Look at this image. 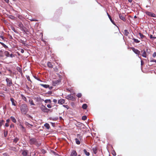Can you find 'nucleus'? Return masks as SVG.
Instances as JSON below:
<instances>
[{
    "label": "nucleus",
    "instance_id": "obj_1",
    "mask_svg": "<svg viewBox=\"0 0 156 156\" xmlns=\"http://www.w3.org/2000/svg\"><path fill=\"white\" fill-rule=\"evenodd\" d=\"M21 112L22 114L25 115L28 111V108L26 104H22L20 107Z\"/></svg>",
    "mask_w": 156,
    "mask_h": 156
},
{
    "label": "nucleus",
    "instance_id": "obj_2",
    "mask_svg": "<svg viewBox=\"0 0 156 156\" xmlns=\"http://www.w3.org/2000/svg\"><path fill=\"white\" fill-rule=\"evenodd\" d=\"M41 110L44 112H48L49 109L47 108L45 106L42 105L41 107Z\"/></svg>",
    "mask_w": 156,
    "mask_h": 156
},
{
    "label": "nucleus",
    "instance_id": "obj_3",
    "mask_svg": "<svg viewBox=\"0 0 156 156\" xmlns=\"http://www.w3.org/2000/svg\"><path fill=\"white\" fill-rule=\"evenodd\" d=\"M131 49L138 56V57L140 58L139 56V55H140V51L138 49L134 48H131Z\"/></svg>",
    "mask_w": 156,
    "mask_h": 156
},
{
    "label": "nucleus",
    "instance_id": "obj_4",
    "mask_svg": "<svg viewBox=\"0 0 156 156\" xmlns=\"http://www.w3.org/2000/svg\"><path fill=\"white\" fill-rule=\"evenodd\" d=\"M61 81L60 80H54L52 82V85L53 86H55L58 84Z\"/></svg>",
    "mask_w": 156,
    "mask_h": 156
},
{
    "label": "nucleus",
    "instance_id": "obj_5",
    "mask_svg": "<svg viewBox=\"0 0 156 156\" xmlns=\"http://www.w3.org/2000/svg\"><path fill=\"white\" fill-rule=\"evenodd\" d=\"M6 81L7 83V85L10 87L12 84V82L11 79L7 78L6 79Z\"/></svg>",
    "mask_w": 156,
    "mask_h": 156
},
{
    "label": "nucleus",
    "instance_id": "obj_6",
    "mask_svg": "<svg viewBox=\"0 0 156 156\" xmlns=\"http://www.w3.org/2000/svg\"><path fill=\"white\" fill-rule=\"evenodd\" d=\"M146 13L147 15L151 17H155V14L153 13L149 12H146Z\"/></svg>",
    "mask_w": 156,
    "mask_h": 156
},
{
    "label": "nucleus",
    "instance_id": "obj_7",
    "mask_svg": "<svg viewBox=\"0 0 156 156\" xmlns=\"http://www.w3.org/2000/svg\"><path fill=\"white\" fill-rule=\"evenodd\" d=\"M141 55L142 57L146 58L147 57V55L145 50H143L141 51Z\"/></svg>",
    "mask_w": 156,
    "mask_h": 156
},
{
    "label": "nucleus",
    "instance_id": "obj_8",
    "mask_svg": "<svg viewBox=\"0 0 156 156\" xmlns=\"http://www.w3.org/2000/svg\"><path fill=\"white\" fill-rule=\"evenodd\" d=\"M66 98L68 99L71 100L73 101L75 99V98H73V96H72L71 94L67 95Z\"/></svg>",
    "mask_w": 156,
    "mask_h": 156
},
{
    "label": "nucleus",
    "instance_id": "obj_9",
    "mask_svg": "<svg viewBox=\"0 0 156 156\" xmlns=\"http://www.w3.org/2000/svg\"><path fill=\"white\" fill-rule=\"evenodd\" d=\"M36 141V140L35 138H33L30 139V142L31 144H34Z\"/></svg>",
    "mask_w": 156,
    "mask_h": 156
},
{
    "label": "nucleus",
    "instance_id": "obj_10",
    "mask_svg": "<svg viewBox=\"0 0 156 156\" xmlns=\"http://www.w3.org/2000/svg\"><path fill=\"white\" fill-rule=\"evenodd\" d=\"M65 100L61 99L59 100L58 101V103L59 104H60L61 105H62L64 103H65Z\"/></svg>",
    "mask_w": 156,
    "mask_h": 156
},
{
    "label": "nucleus",
    "instance_id": "obj_11",
    "mask_svg": "<svg viewBox=\"0 0 156 156\" xmlns=\"http://www.w3.org/2000/svg\"><path fill=\"white\" fill-rule=\"evenodd\" d=\"M107 15L108 16V17H109L110 20L112 22V23L114 25H116V24L115 22H114V21L112 20L111 16L108 13H107Z\"/></svg>",
    "mask_w": 156,
    "mask_h": 156
},
{
    "label": "nucleus",
    "instance_id": "obj_12",
    "mask_svg": "<svg viewBox=\"0 0 156 156\" xmlns=\"http://www.w3.org/2000/svg\"><path fill=\"white\" fill-rule=\"evenodd\" d=\"M77 153L75 151H73L70 154V156H77Z\"/></svg>",
    "mask_w": 156,
    "mask_h": 156
},
{
    "label": "nucleus",
    "instance_id": "obj_13",
    "mask_svg": "<svg viewBox=\"0 0 156 156\" xmlns=\"http://www.w3.org/2000/svg\"><path fill=\"white\" fill-rule=\"evenodd\" d=\"M10 101H11L12 103V105H14L15 106H16V101L14 100V99L13 98H11Z\"/></svg>",
    "mask_w": 156,
    "mask_h": 156
},
{
    "label": "nucleus",
    "instance_id": "obj_14",
    "mask_svg": "<svg viewBox=\"0 0 156 156\" xmlns=\"http://www.w3.org/2000/svg\"><path fill=\"white\" fill-rule=\"evenodd\" d=\"M139 34L141 39L144 40L146 39V37L145 36L143 35L141 33H139Z\"/></svg>",
    "mask_w": 156,
    "mask_h": 156
},
{
    "label": "nucleus",
    "instance_id": "obj_15",
    "mask_svg": "<svg viewBox=\"0 0 156 156\" xmlns=\"http://www.w3.org/2000/svg\"><path fill=\"white\" fill-rule=\"evenodd\" d=\"M28 151L27 150H23L22 152V154L23 156H26L28 153Z\"/></svg>",
    "mask_w": 156,
    "mask_h": 156
},
{
    "label": "nucleus",
    "instance_id": "obj_16",
    "mask_svg": "<svg viewBox=\"0 0 156 156\" xmlns=\"http://www.w3.org/2000/svg\"><path fill=\"white\" fill-rule=\"evenodd\" d=\"M119 17L120 19L124 21H126V19L124 17V16L120 14L119 15Z\"/></svg>",
    "mask_w": 156,
    "mask_h": 156
},
{
    "label": "nucleus",
    "instance_id": "obj_17",
    "mask_svg": "<svg viewBox=\"0 0 156 156\" xmlns=\"http://www.w3.org/2000/svg\"><path fill=\"white\" fill-rule=\"evenodd\" d=\"M47 65L48 67L52 68L53 67V66L52 64L50 62H48L47 63Z\"/></svg>",
    "mask_w": 156,
    "mask_h": 156
},
{
    "label": "nucleus",
    "instance_id": "obj_18",
    "mask_svg": "<svg viewBox=\"0 0 156 156\" xmlns=\"http://www.w3.org/2000/svg\"><path fill=\"white\" fill-rule=\"evenodd\" d=\"M11 119L12 120V121L14 123H16V119L13 116H11L10 117Z\"/></svg>",
    "mask_w": 156,
    "mask_h": 156
},
{
    "label": "nucleus",
    "instance_id": "obj_19",
    "mask_svg": "<svg viewBox=\"0 0 156 156\" xmlns=\"http://www.w3.org/2000/svg\"><path fill=\"white\" fill-rule=\"evenodd\" d=\"M40 85L41 86H42L45 88H48L49 86V85H48V84H40Z\"/></svg>",
    "mask_w": 156,
    "mask_h": 156
},
{
    "label": "nucleus",
    "instance_id": "obj_20",
    "mask_svg": "<svg viewBox=\"0 0 156 156\" xmlns=\"http://www.w3.org/2000/svg\"><path fill=\"white\" fill-rule=\"evenodd\" d=\"M129 34V32L127 30H124V34L125 35L127 36Z\"/></svg>",
    "mask_w": 156,
    "mask_h": 156
},
{
    "label": "nucleus",
    "instance_id": "obj_21",
    "mask_svg": "<svg viewBox=\"0 0 156 156\" xmlns=\"http://www.w3.org/2000/svg\"><path fill=\"white\" fill-rule=\"evenodd\" d=\"M29 102L31 105H35V104L33 102V101L31 99H30L29 100Z\"/></svg>",
    "mask_w": 156,
    "mask_h": 156
},
{
    "label": "nucleus",
    "instance_id": "obj_22",
    "mask_svg": "<svg viewBox=\"0 0 156 156\" xmlns=\"http://www.w3.org/2000/svg\"><path fill=\"white\" fill-rule=\"evenodd\" d=\"M25 124L28 127L30 128H31L33 126V125H32L29 124L28 122H26Z\"/></svg>",
    "mask_w": 156,
    "mask_h": 156
},
{
    "label": "nucleus",
    "instance_id": "obj_23",
    "mask_svg": "<svg viewBox=\"0 0 156 156\" xmlns=\"http://www.w3.org/2000/svg\"><path fill=\"white\" fill-rule=\"evenodd\" d=\"M44 126L47 129H49L50 128V125L48 123H46L44 125Z\"/></svg>",
    "mask_w": 156,
    "mask_h": 156
},
{
    "label": "nucleus",
    "instance_id": "obj_24",
    "mask_svg": "<svg viewBox=\"0 0 156 156\" xmlns=\"http://www.w3.org/2000/svg\"><path fill=\"white\" fill-rule=\"evenodd\" d=\"M76 143L77 144H80V140L78 138H76L75 139Z\"/></svg>",
    "mask_w": 156,
    "mask_h": 156
},
{
    "label": "nucleus",
    "instance_id": "obj_25",
    "mask_svg": "<svg viewBox=\"0 0 156 156\" xmlns=\"http://www.w3.org/2000/svg\"><path fill=\"white\" fill-rule=\"evenodd\" d=\"M83 152L84 154L87 156H89L90 155V153L89 152H87L86 149L83 150Z\"/></svg>",
    "mask_w": 156,
    "mask_h": 156
},
{
    "label": "nucleus",
    "instance_id": "obj_26",
    "mask_svg": "<svg viewBox=\"0 0 156 156\" xmlns=\"http://www.w3.org/2000/svg\"><path fill=\"white\" fill-rule=\"evenodd\" d=\"M77 138H78L80 140H81L82 139V137L81 135L80 134H78L77 135Z\"/></svg>",
    "mask_w": 156,
    "mask_h": 156
},
{
    "label": "nucleus",
    "instance_id": "obj_27",
    "mask_svg": "<svg viewBox=\"0 0 156 156\" xmlns=\"http://www.w3.org/2000/svg\"><path fill=\"white\" fill-rule=\"evenodd\" d=\"M19 140V138L17 137H16L15 138V139L13 140V142L16 143Z\"/></svg>",
    "mask_w": 156,
    "mask_h": 156
},
{
    "label": "nucleus",
    "instance_id": "obj_28",
    "mask_svg": "<svg viewBox=\"0 0 156 156\" xmlns=\"http://www.w3.org/2000/svg\"><path fill=\"white\" fill-rule=\"evenodd\" d=\"M134 42L136 43H139L140 42V41L138 40V39L133 38V39Z\"/></svg>",
    "mask_w": 156,
    "mask_h": 156
},
{
    "label": "nucleus",
    "instance_id": "obj_29",
    "mask_svg": "<svg viewBox=\"0 0 156 156\" xmlns=\"http://www.w3.org/2000/svg\"><path fill=\"white\" fill-rule=\"evenodd\" d=\"M87 105L86 104H83L82 106V108L83 109H85L87 108Z\"/></svg>",
    "mask_w": 156,
    "mask_h": 156
},
{
    "label": "nucleus",
    "instance_id": "obj_30",
    "mask_svg": "<svg viewBox=\"0 0 156 156\" xmlns=\"http://www.w3.org/2000/svg\"><path fill=\"white\" fill-rule=\"evenodd\" d=\"M19 126L20 128L23 131H24L25 130L24 127L21 124H20L19 125Z\"/></svg>",
    "mask_w": 156,
    "mask_h": 156
},
{
    "label": "nucleus",
    "instance_id": "obj_31",
    "mask_svg": "<svg viewBox=\"0 0 156 156\" xmlns=\"http://www.w3.org/2000/svg\"><path fill=\"white\" fill-rule=\"evenodd\" d=\"M0 44H1L5 48H8V46L3 43L0 42Z\"/></svg>",
    "mask_w": 156,
    "mask_h": 156
},
{
    "label": "nucleus",
    "instance_id": "obj_32",
    "mask_svg": "<svg viewBox=\"0 0 156 156\" xmlns=\"http://www.w3.org/2000/svg\"><path fill=\"white\" fill-rule=\"evenodd\" d=\"M8 132L7 131H5L4 132V136L6 137L8 135Z\"/></svg>",
    "mask_w": 156,
    "mask_h": 156
},
{
    "label": "nucleus",
    "instance_id": "obj_33",
    "mask_svg": "<svg viewBox=\"0 0 156 156\" xmlns=\"http://www.w3.org/2000/svg\"><path fill=\"white\" fill-rule=\"evenodd\" d=\"M18 26L20 28H22L23 27V25L21 23H19Z\"/></svg>",
    "mask_w": 156,
    "mask_h": 156
},
{
    "label": "nucleus",
    "instance_id": "obj_34",
    "mask_svg": "<svg viewBox=\"0 0 156 156\" xmlns=\"http://www.w3.org/2000/svg\"><path fill=\"white\" fill-rule=\"evenodd\" d=\"M5 55L7 57H9V53L8 51H5Z\"/></svg>",
    "mask_w": 156,
    "mask_h": 156
},
{
    "label": "nucleus",
    "instance_id": "obj_35",
    "mask_svg": "<svg viewBox=\"0 0 156 156\" xmlns=\"http://www.w3.org/2000/svg\"><path fill=\"white\" fill-rule=\"evenodd\" d=\"M93 152L94 154H96L97 153V149L96 147L93 148L92 149Z\"/></svg>",
    "mask_w": 156,
    "mask_h": 156
},
{
    "label": "nucleus",
    "instance_id": "obj_36",
    "mask_svg": "<svg viewBox=\"0 0 156 156\" xmlns=\"http://www.w3.org/2000/svg\"><path fill=\"white\" fill-rule=\"evenodd\" d=\"M44 102L45 103H47L48 102L51 103V101L50 99H46L44 101Z\"/></svg>",
    "mask_w": 156,
    "mask_h": 156
},
{
    "label": "nucleus",
    "instance_id": "obj_37",
    "mask_svg": "<svg viewBox=\"0 0 156 156\" xmlns=\"http://www.w3.org/2000/svg\"><path fill=\"white\" fill-rule=\"evenodd\" d=\"M87 118V117L86 116H83L82 117V119L83 120H85Z\"/></svg>",
    "mask_w": 156,
    "mask_h": 156
},
{
    "label": "nucleus",
    "instance_id": "obj_38",
    "mask_svg": "<svg viewBox=\"0 0 156 156\" xmlns=\"http://www.w3.org/2000/svg\"><path fill=\"white\" fill-rule=\"evenodd\" d=\"M4 122V120H2L0 121V126H1L2 125L3 123Z\"/></svg>",
    "mask_w": 156,
    "mask_h": 156
},
{
    "label": "nucleus",
    "instance_id": "obj_39",
    "mask_svg": "<svg viewBox=\"0 0 156 156\" xmlns=\"http://www.w3.org/2000/svg\"><path fill=\"white\" fill-rule=\"evenodd\" d=\"M76 96H77L79 98H80L82 96V94L80 93H78Z\"/></svg>",
    "mask_w": 156,
    "mask_h": 156
},
{
    "label": "nucleus",
    "instance_id": "obj_40",
    "mask_svg": "<svg viewBox=\"0 0 156 156\" xmlns=\"http://www.w3.org/2000/svg\"><path fill=\"white\" fill-rule=\"evenodd\" d=\"M0 37L1 38H2V40L4 41H6L5 39V38L4 37H3L1 35H0Z\"/></svg>",
    "mask_w": 156,
    "mask_h": 156
},
{
    "label": "nucleus",
    "instance_id": "obj_41",
    "mask_svg": "<svg viewBox=\"0 0 156 156\" xmlns=\"http://www.w3.org/2000/svg\"><path fill=\"white\" fill-rule=\"evenodd\" d=\"M146 52L147 54H149L150 53L149 50L148 48H147L146 50L145 51Z\"/></svg>",
    "mask_w": 156,
    "mask_h": 156
},
{
    "label": "nucleus",
    "instance_id": "obj_42",
    "mask_svg": "<svg viewBox=\"0 0 156 156\" xmlns=\"http://www.w3.org/2000/svg\"><path fill=\"white\" fill-rule=\"evenodd\" d=\"M150 62H154L156 63V60L153 59V58H151V59L150 60Z\"/></svg>",
    "mask_w": 156,
    "mask_h": 156
},
{
    "label": "nucleus",
    "instance_id": "obj_43",
    "mask_svg": "<svg viewBox=\"0 0 156 156\" xmlns=\"http://www.w3.org/2000/svg\"><path fill=\"white\" fill-rule=\"evenodd\" d=\"M22 98L24 101H27V98L24 96L22 95Z\"/></svg>",
    "mask_w": 156,
    "mask_h": 156
},
{
    "label": "nucleus",
    "instance_id": "obj_44",
    "mask_svg": "<svg viewBox=\"0 0 156 156\" xmlns=\"http://www.w3.org/2000/svg\"><path fill=\"white\" fill-rule=\"evenodd\" d=\"M3 55V52L2 50H0V57H2Z\"/></svg>",
    "mask_w": 156,
    "mask_h": 156
},
{
    "label": "nucleus",
    "instance_id": "obj_45",
    "mask_svg": "<svg viewBox=\"0 0 156 156\" xmlns=\"http://www.w3.org/2000/svg\"><path fill=\"white\" fill-rule=\"evenodd\" d=\"M63 106L64 107H65V108H67V109H69V106H68V105H63Z\"/></svg>",
    "mask_w": 156,
    "mask_h": 156
},
{
    "label": "nucleus",
    "instance_id": "obj_46",
    "mask_svg": "<svg viewBox=\"0 0 156 156\" xmlns=\"http://www.w3.org/2000/svg\"><path fill=\"white\" fill-rule=\"evenodd\" d=\"M153 57L154 58H155L156 57V52H154L153 53L152 55Z\"/></svg>",
    "mask_w": 156,
    "mask_h": 156
},
{
    "label": "nucleus",
    "instance_id": "obj_47",
    "mask_svg": "<svg viewBox=\"0 0 156 156\" xmlns=\"http://www.w3.org/2000/svg\"><path fill=\"white\" fill-rule=\"evenodd\" d=\"M41 152H42V153L43 154H44L46 153V151L44 149L42 150H41Z\"/></svg>",
    "mask_w": 156,
    "mask_h": 156
},
{
    "label": "nucleus",
    "instance_id": "obj_48",
    "mask_svg": "<svg viewBox=\"0 0 156 156\" xmlns=\"http://www.w3.org/2000/svg\"><path fill=\"white\" fill-rule=\"evenodd\" d=\"M18 18L19 19H21V20H22L23 18V17H22V16L20 15L18 16Z\"/></svg>",
    "mask_w": 156,
    "mask_h": 156
},
{
    "label": "nucleus",
    "instance_id": "obj_49",
    "mask_svg": "<svg viewBox=\"0 0 156 156\" xmlns=\"http://www.w3.org/2000/svg\"><path fill=\"white\" fill-rule=\"evenodd\" d=\"M47 107L49 108H51L52 107L50 105H48Z\"/></svg>",
    "mask_w": 156,
    "mask_h": 156
},
{
    "label": "nucleus",
    "instance_id": "obj_50",
    "mask_svg": "<svg viewBox=\"0 0 156 156\" xmlns=\"http://www.w3.org/2000/svg\"><path fill=\"white\" fill-rule=\"evenodd\" d=\"M53 101L55 103H56L57 102V100L56 99H54L53 100Z\"/></svg>",
    "mask_w": 156,
    "mask_h": 156
},
{
    "label": "nucleus",
    "instance_id": "obj_51",
    "mask_svg": "<svg viewBox=\"0 0 156 156\" xmlns=\"http://www.w3.org/2000/svg\"><path fill=\"white\" fill-rule=\"evenodd\" d=\"M10 18L11 19H14L15 18V17L13 16H10Z\"/></svg>",
    "mask_w": 156,
    "mask_h": 156
},
{
    "label": "nucleus",
    "instance_id": "obj_52",
    "mask_svg": "<svg viewBox=\"0 0 156 156\" xmlns=\"http://www.w3.org/2000/svg\"><path fill=\"white\" fill-rule=\"evenodd\" d=\"M112 154L114 156H115L116 155V153L115 151L112 152Z\"/></svg>",
    "mask_w": 156,
    "mask_h": 156
},
{
    "label": "nucleus",
    "instance_id": "obj_53",
    "mask_svg": "<svg viewBox=\"0 0 156 156\" xmlns=\"http://www.w3.org/2000/svg\"><path fill=\"white\" fill-rule=\"evenodd\" d=\"M5 126H6V127H8L9 126V124H8V123H6L5 124Z\"/></svg>",
    "mask_w": 156,
    "mask_h": 156
},
{
    "label": "nucleus",
    "instance_id": "obj_54",
    "mask_svg": "<svg viewBox=\"0 0 156 156\" xmlns=\"http://www.w3.org/2000/svg\"><path fill=\"white\" fill-rule=\"evenodd\" d=\"M20 51L21 53H23L24 52V50L23 49H21Z\"/></svg>",
    "mask_w": 156,
    "mask_h": 156
},
{
    "label": "nucleus",
    "instance_id": "obj_55",
    "mask_svg": "<svg viewBox=\"0 0 156 156\" xmlns=\"http://www.w3.org/2000/svg\"><path fill=\"white\" fill-rule=\"evenodd\" d=\"M141 65L142 66L144 64V62L142 60L141 61Z\"/></svg>",
    "mask_w": 156,
    "mask_h": 156
},
{
    "label": "nucleus",
    "instance_id": "obj_56",
    "mask_svg": "<svg viewBox=\"0 0 156 156\" xmlns=\"http://www.w3.org/2000/svg\"><path fill=\"white\" fill-rule=\"evenodd\" d=\"M6 121L7 123H9V121H10V120L9 119H7L6 120Z\"/></svg>",
    "mask_w": 156,
    "mask_h": 156
},
{
    "label": "nucleus",
    "instance_id": "obj_57",
    "mask_svg": "<svg viewBox=\"0 0 156 156\" xmlns=\"http://www.w3.org/2000/svg\"><path fill=\"white\" fill-rule=\"evenodd\" d=\"M27 80H28V81H31V80L30 79V78H29V77H27Z\"/></svg>",
    "mask_w": 156,
    "mask_h": 156
},
{
    "label": "nucleus",
    "instance_id": "obj_58",
    "mask_svg": "<svg viewBox=\"0 0 156 156\" xmlns=\"http://www.w3.org/2000/svg\"><path fill=\"white\" fill-rule=\"evenodd\" d=\"M150 38H155V37H153L152 35H151V36H150Z\"/></svg>",
    "mask_w": 156,
    "mask_h": 156
},
{
    "label": "nucleus",
    "instance_id": "obj_59",
    "mask_svg": "<svg viewBox=\"0 0 156 156\" xmlns=\"http://www.w3.org/2000/svg\"><path fill=\"white\" fill-rule=\"evenodd\" d=\"M13 126H14V125H13V124H12L10 126V127L11 128V127H13Z\"/></svg>",
    "mask_w": 156,
    "mask_h": 156
},
{
    "label": "nucleus",
    "instance_id": "obj_60",
    "mask_svg": "<svg viewBox=\"0 0 156 156\" xmlns=\"http://www.w3.org/2000/svg\"><path fill=\"white\" fill-rule=\"evenodd\" d=\"M128 0V1L130 2H132V0Z\"/></svg>",
    "mask_w": 156,
    "mask_h": 156
},
{
    "label": "nucleus",
    "instance_id": "obj_61",
    "mask_svg": "<svg viewBox=\"0 0 156 156\" xmlns=\"http://www.w3.org/2000/svg\"><path fill=\"white\" fill-rule=\"evenodd\" d=\"M134 18H136V16H134Z\"/></svg>",
    "mask_w": 156,
    "mask_h": 156
},
{
    "label": "nucleus",
    "instance_id": "obj_62",
    "mask_svg": "<svg viewBox=\"0 0 156 156\" xmlns=\"http://www.w3.org/2000/svg\"><path fill=\"white\" fill-rule=\"evenodd\" d=\"M12 54H11V55H10V56L11 57H12Z\"/></svg>",
    "mask_w": 156,
    "mask_h": 156
},
{
    "label": "nucleus",
    "instance_id": "obj_63",
    "mask_svg": "<svg viewBox=\"0 0 156 156\" xmlns=\"http://www.w3.org/2000/svg\"><path fill=\"white\" fill-rule=\"evenodd\" d=\"M78 156H80V155L79 154V155H78Z\"/></svg>",
    "mask_w": 156,
    "mask_h": 156
},
{
    "label": "nucleus",
    "instance_id": "obj_64",
    "mask_svg": "<svg viewBox=\"0 0 156 156\" xmlns=\"http://www.w3.org/2000/svg\"><path fill=\"white\" fill-rule=\"evenodd\" d=\"M67 90H69H69L68 89H67Z\"/></svg>",
    "mask_w": 156,
    "mask_h": 156
}]
</instances>
